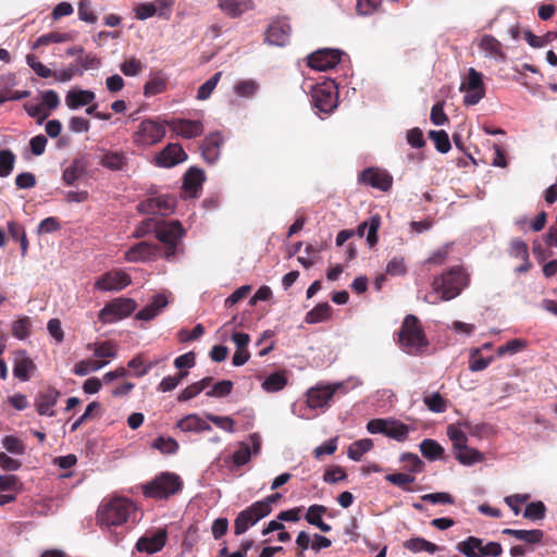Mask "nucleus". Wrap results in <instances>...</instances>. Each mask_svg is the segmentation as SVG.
Returning <instances> with one entry per match:
<instances>
[{
	"instance_id": "1",
	"label": "nucleus",
	"mask_w": 557,
	"mask_h": 557,
	"mask_svg": "<svg viewBox=\"0 0 557 557\" xmlns=\"http://www.w3.org/2000/svg\"><path fill=\"white\" fill-rule=\"evenodd\" d=\"M468 274L461 268L454 267L442 276L432 282V290L424 296V300L431 305L448 301L457 297L468 285Z\"/></svg>"
},
{
	"instance_id": "2",
	"label": "nucleus",
	"mask_w": 557,
	"mask_h": 557,
	"mask_svg": "<svg viewBox=\"0 0 557 557\" xmlns=\"http://www.w3.org/2000/svg\"><path fill=\"white\" fill-rule=\"evenodd\" d=\"M136 512V505L125 497H115L99 506L97 521L102 528L120 527Z\"/></svg>"
},
{
	"instance_id": "3",
	"label": "nucleus",
	"mask_w": 557,
	"mask_h": 557,
	"mask_svg": "<svg viewBox=\"0 0 557 557\" xmlns=\"http://www.w3.org/2000/svg\"><path fill=\"white\" fill-rule=\"evenodd\" d=\"M399 343L403 350L409 355H418L429 345L425 334L414 315L410 314L405 318L399 330Z\"/></svg>"
},
{
	"instance_id": "4",
	"label": "nucleus",
	"mask_w": 557,
	"mask_h": 557,
	"mask_svg": "<svg viewBox=\"0 0 557 557\" xmlns=\"http://www.w3.org/2000/svg\"><path fill=\"white\" fill-rule=\"evenodd\" d=\"M181 478L171 472H163L151 482L143 486L144 495L147 497L162 499L176 494L182 488Z\"/></svg>"
},
{
	"instance_id": "5",
	"label": "nucleus",
	"mask_w": 557,
	"mask_h": 557,
	"mask_svg": "<svg viewBox=\"0 0 557 557\" xmlns=\"http://www.w3.org/2000/svg\"><path fill=\"white\" fill-rule=\"evenodd\" d=\"M459 90L465 94L463 103L466 106H475L485 97L483 75L474 67H470L461 79Z\"/></svg>"
},
{
	"instance_id": "6",
	"label": "nucleus",
	"mask_w": 557,
	"mask_h": 557,
	"mask_svg": "<svg viewBox=\"0 0 557 557\" xmlns=\"http://www.w3.org/2000/svg\"><path fill=\"white\" fill-rule=\"evenodd\" d=\"M164 136V123L147 119L139 123L133 135V143L137 147H150L160 143Z\"/></svg>"
},
{
	"instance_id": "7",
	"label": "nucleus",
	"mask_w": 557,
	"mask_h": 557,
	"mask_svg": "<svg viewBox=\"0 0 557 557\" xmlns=\"http://www.w3.org/2000/svg\"><path fill=\"white\" fill-rule=\"evenodd\" d=\"M136 301L132 298L119 297L108 302L98 314L104 324L115 323L127 318L136 310Z\"/></svg>"
},
{
	"instance_id": "8",
	"label": "nucleus",
	"mask_w": 557,
	"mask_h": 557,
	"mask_svg": "<svg viewBox=\"0 0 557 557\" xmlns=\"http://www.w3.org/2000/svg\"><path fill=\"white\" fill-rule=\"evenodd\" d=\"M457 549L467 557H498L502 552V545L497 542L483 543V540L469 536L467 540L457 544Z\"/></svg>"
},
{
	"instance_id": "9",
	"label": "nucleus",
	"mask_w": 557,
	"mask_h": 557,
	"mask_svg": "<svg viewBox=\"0 0 557 557\" xmlns=\"http://www.w3.org/2000/svg\"><path fill=\"white\" fill-rule=\"evenodd\" d=\"M269 515V509L263 503H253L250 507L242 510L234 521V533L240 535L250 527L258 523Z\"/></svg>"
},
{
	"instance_id": "10",
	"label": "nucleus",
	"mask_w": 557,
	"mask_h": 557,
	"mask_svg": "<svg viewBox=\"0 0 557 557\" xmlns=\"http://www.w3.org/2000/svg\"><path fill=\"white\" fill-rule=\"evenodd\" d=\"M311 97L314 107L321 112L330 113L337 107V92L333 82L314 86Z\"/></svg>"
},
{
	"instance_id": "11",
	"label": "nucleus",
	"mask_w": 557,
	"mask_h": 557,
	"mask_svg": "<svg viewBox=\"0 0 557 557\" xmlns=\"http://www.w3.org/2000/svg\"><path fill=\"white\" fill-rule=\"evenodd\" d=\"M132 282L131 276L123 270L109 271L97 277L94 288L99 292H119Z\"/></svg>"
},
{
	"instance_id": "12",
	"label": "nucleus",
	"mask_w": 557,
	"mask_h": 557,
	"mask_svg": "<svg viewBox=\"0 0 557 557\" xmlns=\"http://www.w3.org/2000/svg\"><path fill=\"white\" fill-rule=\"evenodd\" d=\"M174 208L175 198L168 195L149 198L138 205V210L145 214L168 215L174 211Z\"/></svg>"
},
{
	"instance_id": "13",
	"label": "nucleus",
	"mask_w": 557,
	"mask_h": 557,
	"mask_svg": "<svg viewBox=\"0 0 557 557\" xmlns=\"http://www.w3.org/2000/svg\"><path fill=\"white\" fill-rule=\"evenodd\" d=\"M342 387V383L332 385H317L307 392V405L311 409L323 408L329 405V401L335 392Z\"/></svg>"
},
{
	"instance_id": "14",
	"label": "nucleus",
	"mask_w": 557,
	"mask_h": 557,
	"mask_svg": "<svg viewBox=\"0 0 557 557\" xmlns=\"http://www.w3.org/2000/svg\"><path fill=\"white\" fill-rule=\"evenodd\" d=\"M341 61V51L336 49H322L308 57V65L317 71H327L335 67Z\"/></svg>"
},
{
	"instance_id": "15",
	"label": "nucleus",
	"mask_w": 557,
	"mask_h": 557,
	"mask_svg": "<svg viewBox=\"0 0 557 557\" xmlns=\"http://www.w3.org/2000/svg\"><path fill=\"white\" fill-rule=\"evenodd\" d=\"M159 256V247L148 242H140L124 253V259L128 262H149Z\"/></svg>"
},
{
	"instance_id": "16",
	"label": "nucleus",
	"mask_w": 557,
	"mask_h": 557,
	"mask_svg": "<svg viewBox=\"0 0 557 557\" xmlns=\"http://www.w3.org/2000/svg\"><path fill=\"white\" fill-rule=\"evenodd\" d=\"M153 232L156 237L165 245L178 244L180 239L185 234V231L178 221L157 223Z\"/></svg>"
},
{
	"instance_id": "17",
	"label": "nucleus",
	"mask_w": 557,
	"mask_h": 557,
	"mask_svg": "<svg viewBox=\"0 0 557 557\" xmlns=\"http://www.w3.org/2000/svg\"><path fill=\"white\" fill-rule=\"evenodd\" d=\"M60 396L61 393L51 386L38 393L34 403L38 414L53 417L55 414L54 406L58 404Z\"/></svg>"
},
{
	"instance_id": "18",
	"label": "nucleus",
	"mask_w": 557,
	"mask_h": 557,
	"mask_svg": "<svg viewBox=\"0 0 557 557\" xmlns=\"http://www.w3.org/2000/svg\"><path fill=\"white\" fill-rule=\"evenodd\" d=\"M187 154L178 144H169L156 156V163L159 166L172 168L176 164L184 162Z\"/></svg>"
},
{
	"instance_id": "19",
	"label": "nucleus",
	"mask_w": 557,
	"mask_h": 557,
	"mask_svg": "<svg viewBox=\"0 0 557 557\" xmlns=\"http://www.w3.org/2000/svg\"><path fill=\"white\" fill-rule=\"evenodd\" d=\"M165 542L166 531L164 529H159L156 532L141 536L137 541L136 548L141 553L154 554L164 547Z\"/></svg>"
},
{
	"instance_id": "20",
	"label": "nucleus",
	"mask_w": 557,
	"mask_h": 557,
	"mask_svg": "<svg viewBox=\"0 0 557 557\" xmlns=\"http://www.w3.org/2000/svg\"><path fill=\"white\" fill-rule=\"evenodd\" d=\"M360 181L383 191L388 190L393 184V177L386 171L374 168L364 170L360 175Z\"/></svg>"
},
{
	"instance_id": "21",
	"label": "nucleus",
	"mask_w": 557,
	"mask_h": 557,
	"mask_svg": "<svg viewBox=\"0 0 557 557\" xmlns=\"http://www.w3.org/2000/svg\"><path fill=\"white\" fill-rule=\"evenodd\" d=\"M168 124L174 133L187 139L198 137L203 132V125L200 121L177 119Z\"/></svg>"
},
{
	"instance_id": "22",
	"label": "nucleus",
	"mask_w": 557,
	"mask_h": 557,
	"mask_svg": "<svg viewBox=\"0 0 557 557\" xmlns=\"http://www.w3.org/2000/svg\"><path fill=\"white\" fill-rule=\"evenodd\" d=\"M37 367L33 359L25 352L20 351L14 358L13 374L22 382H27L35 373Z\"/></svg>"
},
{
	"instance_id": "23",
	"label": "nucleus",
	"mask_w": 557,
	"mask_h": 557,
	"mask_svg": "<svg viewBox=\"0 0 557 557\" xmlns=\"http://www.w3.org/2000/svg\"><path fill=\"white\" fill-rule=\"evenodd\" d=\"M479 49L485 58L497 62H504L506 60L502 42L491 35H484L480 39Z\"/></svg>"
},
{
	"instance_id": "24",
	"label": "nucleus",
	"mask_w": 557,
	"mask_h": 557,
	"mask_svg": "<svg viewBox=\"0 0 557 557\" xmlns=\"http://www.w3.org/2000/svg\"><path fill=\"white\" fill-rule=\"evenodd\" d=\"M169 305V299L165 294H157L152 297L151 301L136 313V319L141 321H151L159 315L162 310Z\"/></svg>"
},
{
	"instance_id": "25",
	"label": "nucleus",
	"mask_w": 557,
	"mask_h": 557,
	"mask_svg": "<svg viewBox=\"0 0 557 557\" xmlns=\"http://www.w3.org/2000/svg\"><path fill=\"white\" fill-rule=\"evenodd\" d=\"M222 144L223 138L220 133H212L205 138L201 152L208 163H214L219 159Z\"/></svg>"
},
{
	"instance_id": "26",
	"label": "nucleus",
	"mask_w": 557,
	"mask_h": 557,
	"mask_svg": "<svg viewBox=\"0 0 557 557\" xmlns=\"http://www.w3.org/2000/svg\"><path fill=\"white\" fill-rule=\"evenodd\" d=\"M221 11L230 17H238L253 9L252 0H218Z\"/></svg>"
},
{
	"instance_id": "27",
	"label": "nucleus",
	"mask_w": 557,
	"mask_h": 557,
	"mask_svg": "<svg viewBox=\"0 0 557 557\" xmlns=\"http://www.w3.org/2000/svg\"><path fill=\"white\" fill-rule=\"evenodd\" d=\"M290 35V26L286 22L272 23L267 30V41L270 45L284 46Z\"/></svg>"
},
{
	"instance_id": "28",
	"label": "nucleus",
	"mask_w": 557,
	"mask_h": 557,
	"mask_svg": "<svg viewBox=\"0 0 557 557\" xmlns=\"http://www.w3.org/2000/svg\"><path fill=\"white\" fill-rule=\"evenodd\" d=\"M95 98V92L91 90L73 88L69 90L65 96V104L71 110H76L81 107L90 104Z\"/></svg>"
},
{
	"instance_id": "29",
	"label": "nucleus",
	"mask_w": 557,
	"mask_h": 557,
	"mask_svg": "<svg viewBox=\"0 0 557 557\" xmlns=\"http://www.w3.org/2000/svg\"><path fill=\"white\" fill-rule=\"evenodd\" d=\"M176 426L182 432H205L211 431V425L196 413H190L177 421Z\"/></svg>"
},
{
	"instance_id": "30",
	"label": "nucleus",
	"mask_w": 557,
	"mask_h": 557,
	"mask_svg": "<svg viewBox=\"0 0 557 557\" xmlns=\"http://www.w3.org/2000/svg\"><path fill=\"white\" fill-rule=\"evenodd\" d=\"M100 164L111 171H122L127 164L126 153L122 150H104L100 159Z\"/></svg>"
},
{
	"instance_id": "31",
	"label": "nucleus",
	"mask_w": 557,
	"mask_h": 557,
	"mask_svg": "<svg viewBox=\"0 0 557 557\" xmlns=\"http://www.w3.org/2000/svg\"><path fill=\"white\" fill-rule=\"evenodd\" d=\"M455 458L463 466H473L483 461L484 455L467 444L454 449Z\"/></svg>"
},
{
	"instance_id": "32",
	"label": "nucleus",
	"mask_w": 557,
	"mask_h": 557,
	"mask_svg": "<svg viewBox=\"0 0 557 557\" xmlns=\"http://www.w3.org/2000/svg\"><path fill=\"white\" fill-rule=\"evenodd\" d=\"M87 348L92 351L96 358L100 359L99 361L109 362L110 359H114L117 355V346L110 341L90 343L87 345Z\"/></svg>"
},
{
	"instance_id": "33",
	"label": "nucleus",
	"mask_w": 557,
	"mask_h": 557,
	"mask_svg": "<svg viewBox=\"0 0 557 557\" xmlns=\"http://www.w3.org/2000/svg\"><path fill=\"white\" fill-rule=\"evenodd\" d=\"M381 225L379 215H373L369 221L362 222L358 228L357 234L362 237L367 235V243L370 247L374 246L377 242V231Z\"/></svg>"
},
{
	"instance_id": "34",
	"label": "nucleus",
	"mask_w": 557,
	"mask_h": 557,
	"mask_svg": "<svg viewBox=\"0 0 557 557\" xmlns=\"http://www.w3.org/2000/svg\"><path fill=\"white\" fill-rule=\"evenodd\" d=\"M33 330V321L27 315H17L15 320L11 323V333L12 335L20 339L25 341L32 334Z\"/></svg>"
},
{
	"instance_id": "35",
	"label": "nucleus",
	"mask_w": 557,
	"mask_h": 557,
	"mask_svg": "<svg viewBox=\"0 0 557 557\" xmlns=\"http://www.w3.org/2000/svg\"><path fill=\"white\" fill-rule=\"evenodd\" d=\"M205 182V173L198 169H190L186 172L184 176L183 186L186 193L189 196H196L198 189L202 186Z\"/></svg>"
},
{
	"instance_id": "36",
	"label": "nucleus",
	"mask_w": 557,
	"mask_h": 557,
	"mask_svg": "<svg viewBox=\"0 0 557 557\" xmlns=\"http://www.w3.org/2000/svg\"><path fill=\"white\" fill-rule=\"evenodd\" d=\"M326 511V508L322 505H312L308 508L306 513V520L309 524L319 528L322 532L331 531V525L323 522L322 515Z\"/></svg>"
},
{
	"instance_id": "37",
	"label": "nucleus",
	"mask_w": 557,
	"mask_h": 557,
	"mask_svg": "<svg viewBox=\"0 0 557 557\" xmlns=\"http://www.w3.org/2000/svg\"><path fill=\"white\" fill-rule=\"evenodd\" d=\"M386 436L397 442H404L408 438L409 426L399 420L387 419Z\"/></svg>"
},
{
	"instance_id": "38",
	"label": "nucleus",
	"mask_w": 557,
	"mask_h": 557,
	"mask_svg": "<svg viewBox=\"0 0 557 557\" xmlns=\"http://www.w3.org/2000/svg\"><path fill=\"white\" fill-rule=\"evenodd\" d=\"M374 444L371 438H361L351 443L348 447L347 455L354 461H360L362 456L373 448Z\"/></svg>"
},
{
	"instance_id": "39",
	"label": "nucleus",
	"mask_w": 557,
	"mask_h": 557,
	"mask_svg": "<svg viewBox=\"0 0 557 557\" xmlns=\"http://www.w3.org/2000/svg\"><path fill=\"white\" fill-rule=\"evenodd\" d=\"M287 384L285 372L278 371L270 374L264 379L261 386L267 393H275L282 391Z\"/></svg>"
},
{
	"instance_id": "40",
	"label": "nucleus",
	"mask_w": 557,
	"mask_h": 557,
	"mask_svg": "<svg viewBox=\"0 0 557 557\" xmlns=\"http://www.w3.org/2000/svg\"><path fill=\"white\" fill-rule=\"evenodd\" d=\"M171 3V0H158L156 3H141L136 7V17L138 20H147L153 16L158 12L159 8H166Z\"/></svg>"
},
{
	"instance_id": "41",
	"label": "nucleus",
	"mask_w": 557,
	"mask_h": 557,
	"mask_svg": "<svg viewBox=\"0 0 557 557\" xmlns=\"http://www.w3.org/2000/svg\"><path fill=\"white\" fill-rule=\"evenodd\" d=\"M404 547L412 553L428 552L430 554H435L438 552L437 545L423 537H412L404 543Z\"/></svg>"
},
{
	"instance_id": "42",
	"label": "nucleus",
	"mask_w": 557,
	"mask_h": 557,
	"mask_svg": "<svg viewBox=\"0 0 557 557\" xmlns=\"http://www.w3.org/2000/svg\"><path fill=\"white\" fill-rule=\"evenodd\" d=\"M504 534L511 535L519 541H523L527 543H540L543 539V532L541 530H515V529H505L503 530Z\"/></svg>"
},
{
	"instance_id": "43",
	"label": "nucleus",
	"mask_w": 557,
	"mask_h": 557,
	"mask_svg": "<svg viewBox=\"0 0 557 557\" xmlns=\"http://www.w3.org/2000/svg\"><path fill=\"white\" fill-rule=\"evenodd\" d=\"M86 170V162L76 159L74 160L63 172V181L67 185H73L84 173Z\"/></svg>"
},
{
	"instance_id": "44",
	"label": "nucleus",
	"mask_w": 557,
	"mask_h": 557,
	"mask_svg": "<svg viewBox=\"0 0 557 557\" xmlns=\"http://www.w3.org/2000/svg\"><path fill=\"white\" fill-rule=\"evenodd\" d=\"M259 83L255 79H244L236 83L233 91L240 98H252L259 90Z\"/></svg>"
},
{
	"instance_id": "45",
	"label": "nucleus",
	"mask_w": 557,
	"mask_h": 557,
	"mask_svg": "<svg viewBox=\"0 0 557 557\" xmlns=\"http://www.w3.org/2000/svg\"><path fill=\"white\" fill-rule=\"evenodd\" d=\"M446 435L453 443V449L466 445L468 442L467 433L460 425L459 421L447 426Z\"/></svg>"
},
{
	"instance_id": "46",
	"label": "nucleus",
	"mask_w": 557,
	"mask_h": 557,
	"mask_svg": "<svg viewBox=\"0 0 557 557\" xmlns=\"http://www.w3.org/2000/svg\"><path fill=\"white\" fill-rule=\"evenodd\" d=\"M120 71L128 77H135L141 74V72L145 69V64L137 59L136 57L132 55L128 58H125L121 64H120Z\"/></svg>"
},
{
	"instance_id": "47",
	"label": "nucleus",
	"mask_w": 557,
	"mask_h": 557,
	"mask_svg": "<svg viewBox=\"0 0 557 557\" xmlns=\"http://www.w3.org/2000/svg\"><path fill=\"white\" fill-rule=\"evenodd\" d=\"M166 88V81L160 74L152 75L144 86L145 97H152L163 92Z\"/></svg>"
},
{
	"instance_id": "48",
	"label": "nucleus",
	"mask_w": 557,
	"mask_h": 557,
	"mask_svg": "<svg viewBox=\"0 0 557 557\" xmlns=\"http://www.w3.org/2000/svg\"><path fill=\"white\" fill-rule=\"evenodd\" d=\"M420 450L422 455L430 459H440L444 453V448L434 440L426 438L420 443Z\"/></svg>"
},
{
	"instance_id": "49",
	"label": "nucleus",
	"mask_w": 557,
	"mask_h": 557,
	"mask_svg": "<svg viewBox=\"0 0 557 557\" xmlns=\"http://www.w3.org/2000/svg\"><path fill=\"white\" fill-rule=\"evenodd\" d=\"M331 307L327 302H322L310 310L306 315V322L310 324L320 323L330 318Z\"/></svg>"
},
{
	"instance_id": "50",
	"label": "nucleus",
	"mask_w": 557,
	"mask_h": 557,
	"mask_svg": "<svg viewBox=\"0 0 557 557\" xmlns=\"http://www.w3.org/2000/svg\"><path fill=\"white\" fill-rule=\"evenodd\" d=\"M480 352V348H474L470 352L469 370L471 372L483 371L494 361L493 357L483 358Z\"/></svg>"
},
{
	"instance_id": "51",
	"label": "nucleus",
	"mask_w": 557,
	"mask_h": 557,
	"mask_svg": "<svg viewBox=\"0 0 557 557\" xmlns=\"http://www.w3.org/2000/svg\"><path fill=\"white\" fill-rule=\"evenodd\" d=\"M108 364V361L82 360L74 366L73 372L78 376L87 375Z\"/></svg>"
},
{
	"instance_id": "52",
	"label": "nucleus",
	"mask_w": 557,
	"mask_h": 557,
	"mask_svg": "<svg viewBox=\"0 0 557 557\" xmlns=\"http://www.w3.org/2000/svg\"><path fill=\"white\" fill-rule=\"evenodd\" d=\"M15 163V154L9 149H2L0 151V177L9 176Z\"/></svg>"
},
{
	"instance_id": "53",
	"label": "nucleus",
	"mask_w": 557,
	"mask_h": 557,
	"mask_svg": "<svg viewBox=\"0 0 557 557\" xmlns=\"http://www.w3.org/2000/svg\"><path fill=\"white\" fill-rule=\"evenodd\" d=\"M423 403L432 412L441 413L446 410V401L440 393L424 395Z\"/></svg>"
},
{
	"instance_id": "54",
	"label": "nucleus",
	"mask_w": 557,
	"mask_h": 557,
	"mask_svg": "<svg viewBox=\"0 0 557 557\" xmlns=\"http://www.w3.org/2000/svg\"><path fill=\"white\" fill-rule=\"evenodd\" d=\"M222 72H216L212 77H210L208 81H206L197 91V99L198 100H207L214 88L216 87L219 81L221 79Z\"/></svg>"
},
{
	"instance_id": "55",
	"label": "nucleus",
	"mask_w": 557,
	"mask_h": 557,
	"mask_svg": "<svg viewBox=\"0 0 557 557\" xmlns=\"http://www.w3.org/2000/svg\"><path fill=\"white\" fill-rule=\"evenodd\" d=\"M429 136L440 152L446 153L450 150L449 137L445 131H431Z\"/></svg>"
},
{
	"instance_id": "56",
	"label": "nucleus",
	"mask_w": 557,
	"mask_h": 557,
	"mask_svg": "<svg viewBox=\"0 0 557 557\" xmlns=\"http://www.w3.org/2000/svg\"><path fill=\"white\" fill-rule=\"evenodd\" d=\"M70 40V36L67 34H60V33H49L45 34L36 39L33 44V49H37L40 46H48L50 44L54 42H64Z\"/></svg>"
},
{
	"instance_id": "57",
	"label": "nucleus",
	"mask_w": 557,
	"mask_h": 557,
	"mask_svg": "<svg viewBox=\"0 0 557 557\" xmlns=\"http://www.w3.org/2000/svg\"><path fill=\"white\" fill-rule=\"evenodd\" d=\"M206 418L227 433L235 432V421L228 416H215L212 413H207Z\"/></svg>"
},
{
	"instance_id": "58",
	"label": "nucleus",
	"mask_w": 557,
	"mask_h": 557,
	"mask_svg": "<svg viewBox=\"0 0 557 557\" xmlns=\"http://www.w3.org/2000/svg\"><path fill=\"white\" fill-rule=\"evenodd\" d=\"M2 446L13 455H24L25 454V446L23 442L13 436V435H7L1 441Z\"/></svg>"
},
{
	"instance_id": "59",
	"label": "nucleus",
	"mask_w": 557,
	"mask_h": 557,
	"mask_svg": "<svg viewBox=\"0 0 557 557\" xmlns=\"http://www.w3.org/2000/svg\"><path fill=\"white\" fill-rule=\"evenodd\" d=\"M233 382L230 380L219 381L206 393L208 397H225L231 394Z\"/></svg>"
},
{
	"instance_id": "60",
	"label": "nucleus",
	"mask_w": 557,
	"mask_h": 557,
	"mask_svg": "<svg viewBox=\"0 0 557 557\" xmlns=\"http://www.w3.org/2000/svg\"><path fill=\"white\" fill-rule=\"evenodd\" d=\"M545 505L542 502L530 503L523 512V517L530 520H541L545 517Z\"/></svg>"
},
{
	"instance_id": "61",
	"label": "nucleus",
	"mask_w": 557,
	"mask_h": 557,
	"mask_svg": "<svg viewBox=\"0 0 557 557\" xmlns=\"http://www.w3.org/2000/svg\"><path fill=\"white\" fill-rule=\"evenodd\" d=\"M28 66L40 77L48 78L52 75V71L42 64L34 54L26 57Z\"/></svg>"
},
{
	"instance_id": "62",
	"label": "nucleus",
	"mask_w": 557,
	"mask_h": 557,
	"mask_svg": "<svg viewBox=\"0 0 557 557\" xmlns=\"http://www.w3.org/2000/svg\"><path fill=\"white\" fill-rule=\"evenodd\" d=\"M510 256L527 261L529 258L528 245L521 239H513L510 243Z\"/></svg>"
},
{
	"instance_id": "63",
	"label": "nucleus",
	"mask_w": 557,
	"mask_h": 557,
	"mask_svg": "<svg viewBox=\"0 0 557 557\" xmlns=\"http://www.w3.org/2000/svg\"><path fill=\"white\" fill-rule=\"evenodd\" d=\"M400 460L406 463V467L410 472H421L423 470L424 463L416 454H404L400 457Z\"/></svg>"
},
{
	"instance_id": "64",
	"label": "nucleus",
	"mask_w": 557,
	"mask_h": 557,
	"mask_svg": "<svg viewBox=\"0 0 557 557\" xmlns=\"http://www.w3.org/2000/svg\"><path fill=\"white\" fill-rule=\"evenodd\" d=\"M153 447L164 454H173L178 449V444L172 437H158L153 444Z\"/></svg>"
}]
</instances>
